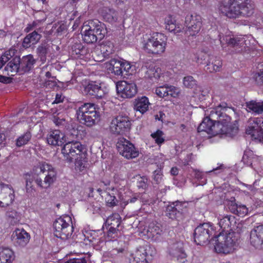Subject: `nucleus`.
<instances>
[{"label": "nucleus", "instance_id": "obj_34", "mask_svg": "<svg viewBox=\"0 0 263 263\" xmlns=\"http://www.w3.org/2000/svg\"><path fill=\"white\" fill-rule=\"evenodd\" d=\"M221 66L222 61L220 58L212 55L205 67L206 70L213 72L219 71Z\"/></svg>", "mask_w": 263, "mask_h": 263}, {"label": "nucleus", "instance_id": "obj_43", "mask_svg": "<svg viewBox=\"0 0 263 263\" xmlns=\"http://www.w3.org/2000/svg\"><path fill=\"white\" fill-rule=\"evenodd\" d=\"M35 63V61L31 55L23 57L20 59V66L24 71L29 70Z\"/></svg>", "mask_w": 263, "mask_h": 263}, {"label": "nucleus", "instance_id": "obj_1", "mask_svg": "<svg viewBox=\"0 0 263 263\" xmlns=\"http://www.w3.org/2000/svg\"><path fill=\"white\" fill-rule=\"evenodd\" d=\"M227 104L213 108L209 116L203 118L197 128L198 133L204 132L212 136L230 133L231 118L226 114Z\"/></svg>", "mask_w": 263, "mask_h": 263}, {"label": "nucleus", "instance_id": "obj_46", "mask_svg": "<svg viewBox=\"0 0 263 263\" xmlns=\"http://www.w3.org/2000/svg\"><path fill=\"white\" fill-rule=\"evenodd\" d=\"M6 215L8 221L11 225L14 226L19 223L20 220V215L16 211H9L7 212Z\"/></svg>", "mask_w": 263, "mask_h": 263}, {"label": "nucleus", "instance_id": "obj_36", "mask_svg": "<svg viewBox=\"0 0 263 263\" xmlns=\"http://www.w3.org/2000/svg\"><path fill=\"white\" fill-rule=\"evenodd\" d=\"M13 251L8 248H0V263H12L14 259Z\"/></svg>", "mask_w": 263, "mask_h": 263}, {"label": "nucleus", "instance_id": "obj_28", "mask_svg": "<svg viewBox=\"0 0 263 263\" xmlns=\"http://www.w3.org/2000/svg\"><path fill=\"white\" fill-rule=\"evenodd\" d=\"M89 26L94 31L95 34L97 35L98 39H103L107 33L105 25L98 20H91L88 22Z\"/></svg>", "mask_w": 263, "mask_h": 263}, {"label": "nucleus", "instance_id": "obj_63", "mask_svg": "<svg viewBox=\"0 0 263 263\" xmlns=\"http://www.w3.org/2000/svg\"><path fill=\"white\" fill-rule=\"evenodd\" d=\"M139 196H135L133 197L130 198L126 201V204L128 203H135L138 199Z\"/></svg>", "mask_w": 263, "mask_h": 263}, {"label": "nucleus", "instance_id": "obj_64", "mask_svg": "<svg viewBox=\"0 0 263 263\" xmlns=\"http://www.w3.org/2000/svg\"><path fill=\"white\" fill-rule=\"evenodd\" d=\"M138 186L139 188L145 189L147 186V184L145 181H140L138 183Z\"/></svg>", "mask_w": 263, "mask_h": 263}, {"label": "nucleus", "instance_id": "obj_14", "mask_svg": "<svg viewBox=\"0 0 263 263\" xmlns=\"http://www.w3.org/2000/svg\"><path fill=\"white\" fill-rule=\"evenodd\" d=\"M251 124L247 128L246 133L251 135L252 139L263 142V119L254 118Z\"/></svg>", "mask_w": 263, "mask_h": 263}, {"label": "nucleus", "instance_id": "obj_53", "mask_svg": "<svg viewBox=\"0 0 263 263\" xmlns=\"http://www.w3.org/2000/svg\"><path fill=\"white\" fill-rule=\"evenodd\" d=\"M163 134V132L159 129L151 134V137L155 139V143L158 145H161L164 142V139L162 137Z\"/></svg>", "mask_w": 263, "mask_h": 263}, {"label": "nucleus", "instance_id": "obj_16", "mask_svg": "<svg viewBox=\"0 0 263 263\" xmlns=\"http://www.w3.org/2000/svg\"><path fill=\"white\" fill-rule=\"evenodd\" d=\"M15 195L13 188L10 185L1 183L0 207H6L12 203Z\"/></svg>", "mask_w": 263, "mask_h": 263}, {"label": "nucleus", "instance_id": "obj_18", "mask_svg": "<svg viewBox=\"0 0 263 263\" xmlns=\"http://www.w3.org/2000/svg\"><path fill=\"white\" fill-rule=\"evenodd\" d=\"M250 243L258 249H263V224L255 227L250 233Z\"/></svg>", "mask_w": 263, "mask_h": 263}, {"label": "nucleus", "instance_id": "obj_12", "mask_svg": "<svg viewBox=\"0 0 263 263\" xmlns=\"http://www.w3.org/2000/svg\"><path fill=\"white\" fill-rule=\"evenodd\" d=\"M156 253L155 249L150 245L140 246L135 252L133 263H150Z\"/></svg>", "mask_w": 263, "mask_h": 263}, {"label": "nucleus", "instance_id": "obj_11", "mask_svg": "<svg viewBox=\"0 0 263 263\" xmlns=\"http://www.w3.org/2000/svg\"><path fill=\"white\" fill-rule=\"evenodd\" d=\"M131 121L128 117L119 115L114 118L110 124L111 132L116 135H123L130 129Z\"/></svg>", "mask_w": 263, "mask_h": 263}, {"label": "nucleus", "instance_id": "obj_60", "mask_svg": "<svg viewBox=\"0 0 263 263\" xmlns=\"http://www.w3.org/2000/svg\"><path fill=\"white\" fill-rule=\"evenodd\" d=\"M64 97L62 95V93H57L55 98V100L53 101V103L58 104L61 102H63L64 99Z\"/></svg>", "mask_w": 263, "mask_h": 263}, {"label": "nucleus", "instance_id": "obj_32", "mask_svg": "<svg viewBox=\"0 0 263 263\" xmlns=\"http://www.w3.org/2000/svg\"><path fill=\"white\" fill-rule=\"evenodd\" d=\"M230 212L239 217H243L248 213V209L246 205L231 201L229 205Z\"/></svg>", "mask_w": 263, "mask_h": 263}, {"label": "nucleus", "instance_id": "obj_15", "mask_svg": "<svg viewBox=\"0 0 263 263\" xmlns=\"http://www.w3.org/2000/svg\"><path fill=\"white\" fill-rule=\"evenodd\" d=\"M185 24L187 28V33L194 36L200 31L202 25V18L196 14H188L185 17Z\"/></svg>", "mask_w": 263, "mask_h": 263}, {"label": "nucleus", "instance_id": "obj_23", "mask_svg": "<svg viewBox=\"0 0 263 263\" xmlns=\"http://www.w3.org/2000/svg\"><path fill=\"white\" fill-rule=\"evenodd\" d=\"M64 138L65 135L60 130H52L47 135V142L52 146H61L64 142Z\"/></svg>", "mask_w": 263, "mask_h": 263}, {"label": "nucleus", "instance_id": "obj_35", "mask_svg": "<svg viewBox=\"0 0 263 263\" xmlns=\"http://www.w3.org/2000/svg\"><path fill=\"white\" fill-rule=\"evenodd\" d=\"M41 37V34L36 31L27 35L23 40L22 46L25 48L30 47L31 45L36 44Z\"/></svg>", "mask_w": 263, "mask_h": 263}, {"label": "nucleus", "instance_id": "obj_20", "mask_svg": "<svg viewBox=\"0 0 263 263\" xmlns=\"http://www.w3.org/2000/svg\"><path fill=\"white\" fill-rule=\"evenodd\" d=\"M29 239L30 235L23 229H16L12 235V240L16 246H25Z\"/></svg>", "mask_w": 263, "mask_h": 263}, {"label": "nucleus", "instance_id": "obj_44", "mask_svg": "<svg viewBox=\"0 0 263 263\" xmlns=\"http://www.w3.org/2000/svg\"><path fill=\"white\" fill-rule=\"evenodd\" d=\"M100 118V114L98 116L86 115L82 117V119H78L79 122L87 126L91 127L96 124V120Z\"/></svg>", "mask_w": 263, "mask_h": 263}, {"label": "nucleus", "instance_id": "obj_47", "mask_svg": "<svg viewBox=\"0 0 263 263\" xmlns=\"http://www.w3.org/2000/svg\"><path fill=\"white\" fill-rule=\"evenodd\" d=\"M31 137V133L29 131L26 132L16 139V145L17 147H21L27 144L30 140Z\"/></svg>", "mask_w": 263, "mask_h": 263}, {"label": "nucleus", "instance_id": "obj_41", "mask_svg": "<svg viewBox=\"0 0 263 263\" xmlns=\"http://www.w3.org/2000/svg\"><path fill=\"white\" fill-rule=\"evenodd\" d=\"M121 222V219L120 215L118 213H114L107 218L105 223L108 228L118 229Z\"/></svg>", "mask_w": 263, "mask_h": 263}, {"label": "nucleus", "instance_id": "obj_8", "mask_svg": "<svg viewBox=\"0 0 263 263\" xmlns=\"http://www.w3.org/2000/svg\"><path fill=\"white\" fill-rule=\"evenodd\" d=\"M53 228L55 237L62 239L68 238L73 231L71 217L65 215L57 218L53 222Z\"/></svg>", "mask_w": 263, "mask_h": 263}, {"label": "nucleus", "instance_id": "obj_17", "mask_svg": "<svg viewBox=\"0 0 263 263\" xmlns=\"http://www.w3.org/2000/svg\"><path fill=\"white\" fill-rule=\"evenodd\" d=\"M118 93L123 98H131L137 92V87L135 83H129L126 81L118 82L116 85Z\"/></svg>", "mask_w": 263, "mask_h": 263}, {"label": "nucleus", "instance_id": "obj_30", "mask_svg": "<svg viewBox=\"0 0 263 263\" xmlns=\"http://www.w3.org/2000/svg\"><path fill=\"white\" fill-rule=\"evenodd\" d=\"M105 68L109 72L117 76L122 75V61L118 59H111L109 62H106Z\"/></svg>", "mask_w": 263, "mask_h": 263}, {"label": "nucleus", "instance_id": "obj_61", "mask_svg": "<svg viewBox=\"0 0 263 263\" xmlns=\"http://www.w3.org/2000/svg\"><path fill=\"white\" fill-rule=\"evenodd\" d=\"M130 69V65L128 62L122 61V70H123L125 71L128 72Z\"/></svg>", "mask_w": 263, "mask_h": 263}, {"label": "nucleus", "instance_id": "obj_26", "mask_svg": "<svg viewBox=\"0 0 263 263\" xmlns=\"http://www.w3.org/2000/svg\"><path fill=\"white\" fill-rule=\"evenodd\" d=\"M52 120L56 126L67 130L70 134L73 136L77 135L78 132L75 128V125L73 126V123L69 124L64 118H60L58 117V115H53Z\"/></svg>", "mask_w": 263, "mask_h": 263}, {"label": "nucleus", "instance_id": "obj_52", "mask_svg": "<svg viewBox=\"0 0 263 263\" xmlns=\"http://www.w3.org/2000/svg\"><path fill=\"white\" fill-rule=\"evenodd\" d=\"M37 53L42 63H45L46 61V54L47 53V48L45 45L39 46L37 48Z\"/></svg>", "mask_w": 263, "mask_h": 263}, {"label": "nucleus", "instance_id": "obj_24", "mask_svg": "<svg viewBox=\"0 0 263 263\" xmlns=\"http://www.w3.org/2000/svg\"><path fill=\"white\" fill-rule=\"evenodd\" d=\"M97 105L94 103H84L77 110L76 115L78 119H82V117L86 115L98 116L99 112L97 111Z\"/></svg>", "mask_w": 263, "mask_h": 263}, {"label": "nucleus", "instance_id": "obj_45", "mask_svg": "<svg viewBox=\"0 0 263 263\" xmlns=\"http://www.w3.org/2000/svg\"><path fill=\"white\" fill-rule=\"evenodd\" d=\"M211 55L205 52L200 51L195 54L194 60L198 64H206L207 65L208 61Z\"/></svg>", "mask_w": 263, "mask_h": 263}, {"label": "nucleus", "instance_id": "obj_19", "mask_svg": "<svg viewBox=\"0 0 263 263\" xmlns=\"http://www.w3.org/2000/svg\"><path fill=\"white\" fill-rule=\"evenodd\" d=\"M169 254L176 258L178 261L184 263L186 261L187 254L182 242H177L173 244L169 249Z\"/></svg>", "mask_w": 263, "mask_h": 263}, {"label": "nucleus", "instance_id": "obj_13", "mask_svg": "<svg viewBox=\"0 0 263 263\" xmlns=\"http://www.w3.org/2000/svg\"><path fill=\"white\" fill-rule=\"evenodd\" d=\"M117 147L119 153L126 159H133L139 156V151L135 145L124 138L118 140Z\"/></svg>", "mask_w": 263, "mask_h": 263}, {"label": "nucleus", "instance_id": "obj_57", "mask_svg": "<svg viewBox=\"0 0 263 263\" xmlns=\"http://www.w3.org/2000/svg\"><path fill=\"white\" fill-rule=\"evenodd\" d=\"M153 179L156 183L159 184L162 180L163 174L162 170L161 169L155 170L153 173Z\"/></svg>", "mask_w": 263, "mask_h": 263}, {"label": "nucleus", "instance_id": "obj_3", "mask_svg": "<svg viewBox=\"0 0 263 263\" xmlns=\"http://www.w3.org/2000/svg\"><path fill=\"white\" fill-rule=\"evenodd\" d=\"M254 8L253 0H223L218 4L219 12L232 19L249 17L254 13Z\"/></svg>", "mask_w": 263, "mask_h": 263}, {"label": "nucleus", "instance_id": "obj_38", "mask_svg": "<svg viewBox=\"0 0 263 263\" xmlns=\"http://www.w3.org/2000/svg\"><path fill=\"white\" fill-rule=\"evenodd\" d=\"M149 104L148 98L142 97L137 100L135 104V109L143 114L148 110Z\"/></svg>", "mask_w": 263, "mask_h": 263}, {"label": "nucleus", "instance_id": "obj_59", "mask_svg": "<svg viewBox=\"0 0 263 263\" xmlns=\"http://www.w3.org/2000/svg\"><path fill=\"white\" fill-rule=\"evenodd\" d=\"M65 263H87L84 257L82 258H73L66 261Z\"/></svg>", "mask_w": 263, "mask_h": 263}, {"label": "nucleus", "instance_id": "obj_5", "mask_svg": "<svg viewBox=\"0 0 263 263\" xmlns=\"http://www.w3.org/2000/svg\"><path fill=\"white\" fill-rule=\"evenodd\" d=\"M166 41L167 39L163 34L155 33L143 38V49L148 53L160 54L165 51Z\"/></svg>", "mask_w": 263, "mask_h": 263}, {"label": "nucleus", "instance_id": "obj_55", "mask_svg": "<svg viewBox=\"0 0 263 263\" xmlns=\"http://www.w3.org/2000/svg\"><path fill=\"white\" fill-rule=\"evenodd\" d=\"M195 81L192 76H186L184 78L183 84L188 88H192L195 85Z\"/></svg>", "mask_w": 263, "mask_h": 263}, {"label": "nucleus", "instance_id": "obj_7", "mask_svg": "<svg viewBox=\"0 0 263 263\" xmlns=\"http://www.w3.org/2000/svg\"><path fill=\"white\" fill-rule=\"evenodd\" d=\"M97 192L104 200L107 206L114 207L118 204L119 201H123V192L124 189L123 187H106L105 189L98 188Z\"/></svg>", "mask_w": 263, "mask_h": 263}, {"label": "nucleus", "instance_id": "obj_56", "mask_svg": "<svg viewBox=\"0 0 263 263\" xmlns=\"http://www.w3.org/2000/svg\"><path fill=\"white\" fill-rule=\"evenodd\" d=\"M147 231L152 233L153 236H155L157 234H160L162 231L159 226L153 223L148 226Z\"/></svg>", "mask_w": 263, "mask_h": 263}, {"label": "nucleus", "instance_id": "obj_6", "mask_svg": "<svg viewBox=\"0 0 263 263\" xmlns=\"http://www.w3.org/2000/svg\"><path fill=\"white\" fill-rule=\"evenodd\" d=\"M235 235V233H229L228 234H219L212 237L211 240L215 241V251L226 254L232 252L237 240Z\"/></svg>", "mask_w": 263, "mask_h": 263}, {"label": "nucleus", "instance_id": "obj_33", "mask_svg": "<svg viewBox=\"0 0 263 263\" xmlns=\"http://www.w3.org/2000/svg\"><path fill=\"white\" fill-rule=\"evenodd\" d=\"M11 55H13L11 53ZM12 55V60L7 64L5 67V70L7 72L8 75L13 76V73H17L20 66V58L17 56Z\"/></svg>", "mask_w": 263, "mask_h": 263}, {"label": "nucleus", "instance_id": "obj_2", "mask_svg": "<svg viewBox=\"0 0 263 263\" xmlns=\"http://www.w3.org/2000/svg\"><path fill=\"white\" fill-rule=\"evenodd\" d=\"M24 178L26 191L30 193L35 191L33 182L40 188H49L57 180V172L52 165L45 162H40L33 166L30 173L25 174Z\"/></svg>", "mask_w": 263, "mask_h": 263}, {"label": "nucleus", "instance_id": "obj_49", "mask_svg": "<svg viewBox=\"0 0 263 263\" xmlns=\"http://www.w3.org/2000/svg\"><path fill=\"white\" fill-rule=\"evenodd\" d=\"M100 50L104 58L109 57L114 52V45L112 43L102 44Z\"/></svg>", "mask_w": 263, "mask_h": 263}, {"label": "nucleus", "instance_id": "obj_29", "mask_svg": "<svg viewBox=\"0 0 263 263\" xmlns=\"http://www.w3.org/2000/svg\"><path fill=\"white\" fill-rule=\"evenodd\" d=\"M88 53V48L80 42L76 43L71 46V55L75 59H83Z\"/></svg>", "mask_w": 263, "mask_h": 263}, {"label": "nucleus", "instance_id": "obj_4", "mask_svg": "<svg viewBox=\"0 0 263 263\" xmlns=\"http://www.w3.org/2000/svg\"><path fill=\"white\" fill-rule=\"evenodd\" d=\"M83 150L84 147L80 142L71 141L64 144L62 153L68 162L74 161L76 165L81 167L86 158V153Z\"/></svg>", "mask_w": 263, "mask_h": 263}, {"label": "nucleus", "instance_id": "obj_62", "mask_svg": "<svg viewBox=\"0 0 263 263\" xmlns=\"http://www.w3.org/2000/svg\"><path fill=\"white\" fill-rule=\"evenodd\" d=\"M9 78L0 75V82L7 83L9 82Z\"/></svg>", "mask_w": 263, "mask_h": 263}, {"label": "nucleus", "instance_id": "obj_48", "mask_svg": "<svg viewBox=\"0 0 263 263\" xmlns=\"http://www.w3.org/2000/svg\"><path fill=\"white\" fill-rule=\"evenodd\" d=\"M108 230L107 231V235H105L103 233V240L104 241H114L117 239L118 233L119 232L118 229H112L108 228Z\"/></svg>", "mask_w": 263, "mask_h": 263}, {"label": "nucleus", "instance_id": "obj_21", "mask_svg": "<svg viewBox=\"0 0 263 263\" xmlns=\"http://www.w3.org/2000/svg\"><path fill=\"white\" fill-rule=\"evenodd\" d=\"M235 217L230 215H227L219 218L218 222L221 231L219 234H228L229 233H235L233 231V224L235 223Z\"/></svg>", "mask_w": 263, "mask_h": 263}, {"label": "nucleus", "instance_id": "obj_54", "mask_svg": "<svg viewBox=\"0 0 263 263\" xmlns=\"http://www.w3.org/2000/svg\"><path fill=\"white\" fill-rule=\"evenodd\" d=\"M167 85L157 87L155 90L156 94L160 98L168 97Z\"/></svg>", "mask_w": 263, "mask_h": 263}, {"label": "nucleus", "instance_id": "obj_27", "mask_svg": "<svg viewBox=\"0 0 263 263\" xmlns=\"http://www.w3.org/2000/svg\"><path fill=\"white\" fill-rule=\"evenodd\" d=\"M85 90L89 95L97 98H102L105 94V91L100 86V84L94 81L89 82L85 87Z\"/></svg>", "mask_w": 263, "mask_h": 263}, {"label": "nucleus", "instance_id": "obj_39", "mask_svg": "<svg viewBox=\"0 0 263 263\" xmlns=\"http://www.w3.org/2000/svg\"><path fill=\"white\" fill-rule=\"evenodd\" d=\"M88 29H86L82 34L83 41L87 44H93L96 43L98 40L97 35L95 34L94 31L90 28L89 25L87 26Z\"/></svg>", "mask_w": 263, "mask_h": 263}, {"label": "nucleus", "instance_id": "obj_10", "mask_svg": "<svg viewBox=\"0 0 263 263\" xmlns=\"http://www.w3.org/2000/svg\"><path fill=\"white\" fill-rule=\"evenodd\" d=\"M213 226L210 223H203L195 228L194 233V241L197 245H203L210 240L211 236L216 235Z\"/></svg>", "mask_w": 263, "mask_h": 263}, {"label": "nucleus", "instance_id": "obj_25", "mask_svg": "<svg viewBox=\"0 0 263 263\" xmlns=\"http://www.w3.org/2000/svg\"><path fill=\"white\" fill-rule=\"evenodd\" d=\"M103 231L102 230L96 231H86L85 233H83L81 236L83 237L84 243L87 244L89 242H96L97 243L103 242Z\"/></svg>", "mask_w": 263, "mask_h": 263}, {"label": "nucleus", "instance_id": "obj_42", "mask_svg": "<svg viewBox=\"0 0 263 263\" xmlns=\"http://www.w3.org/2000/svg\"><path fill=\"white\" fill-rule=\"evenodd\" d=\"M247 107L255 114L259 115L263 113V102H257L252 100L246 103Z\"/></svg>", "mask_w": 263, "mask_h": 263}, {"label": "nucleus", "instance_id": "obj_31", "mask_svg": "<svg viewBox=\"0 0 263 263\" xmlns=\"http://www.w3.org/2000/svg\"><path fill=\"white\" fill-rule=\"evenodd\" d=\"M165 23L166 29L175 34L180 32L183 29L182 25L176 23L175 18L172 15H168L165 17Z\"/></svg>", "mask_w": 263, "mask_h": 263}, {"label": "nucleus", "instance_id": "obj_50", "mask_svg": "<svg viewBox=\"0 0 263 263\" xmlns=\"http://www.w3.org/2000/svg\"><path fill=\"white\" fill-rule=\"evenodd\" d=\"M15 53L14 49H10L5 51V52L0 57V69L5 65V64L10 60L12 57L11 53L14 54Z\"/></svg>", "mask_w": 263, "mask_h": 263}, {"label": "nucleus", "instance_id": "obj_37", "mask_svg": "<svg viewBox=\"0 0 263 263\" xmlns=\"http://www.w3.org/2000/svg\"><path fill=\"white\" fill-rule=\"evenodd\" d=\"M101 14L103 20L109 23H115L118 19L117 12L112 9L104 8L101 10Z\"/></svg>", "mask_w": 263, "mask_h": 263}, {"label": "nucleus", "instance_id": "obj_58", "mask_svg": "<svg viewBox=\"0 0 263 263\" xmlns=\"http://www.w3.org/2000/svg\"><path fill=\"white\" fill-rule=\"evenodd\" d=\"M167 92H168V97H171L173 98H176L178 97L179 95V90L177 88L174 86H167Z\"/></svg>", "mask_w": 263, "mask_h": 263}, {"label": "nucleus", "instance_id": "obj_9", "mask_svg": "<svg viewBox=\"0 0 263 263\" xmlns=\"http://www.w3.org/2000/svg\"><path fill=\"white\" fill-rule=\"evenodd\" d=\"M247 38L246 35L232 37L228 35L222 37L220 36L219 41L223 49L227 47H231L235 48L237 52H241L246 50V48L250 45V41L247 40Z\"/></svg>", "mask_w": 263, "mask_h": 263}, {"label": "nucleus", "instance_id": "obj_22", "mask_svg": "<svg viewBox=\"0 0 263 263\" xmlns=\"http://www.w3.org/2000/svg\"><path fill=\"white\" fill-rule=\"evenodd\" d=\"M184 202L176 201L169 204L166 209V215L172 219H175L182 215Z\"/></svg>", "mask_w": 263, "mask_h": 263}, {"label": "nucleus", "instance_id": "obj_40", "mask_svg": "<svg viewBox=\"0 0 263 263\" xmlns=\"http://www.w3.org/2000/svg\"><path fill=\"white\" fill-rule=\"evenodd\" d=\"M162 73L161 69L158 67H149L146 72L145 76L152 81H156L161 79Z\"/></svg>", "mask_w": 263, "mask_h": 263}, {"label": "nucleus", "instance_id": "obj_51", "mask_svg": "<svg viewBox=\"0 0 263 263\" xmlns=\"http://www.w3.org/2000/svg\"><path fill=\"white\" fill-rule=\"evenodd\" d=\"M253 79L257 86H263V69H260L254 73Z\"/></svg>", "mask_w": 263, "mask_h": 263}]
</instances>
